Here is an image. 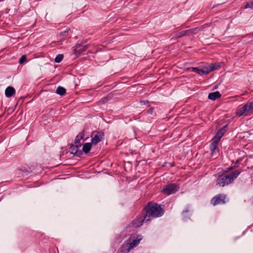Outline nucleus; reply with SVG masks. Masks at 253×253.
<instances>
[{
	"label": "nucleus",
	"mask_w": 253,
	"mask_h": 253,
	"mask_svg": "<svg viewBox=\"0 0 253 253\" xmlns=\"http://www.w3.org/2000/svg\"><path fill=\"white\" fill-rule=\"evenodd\" d=\"M27 59L26 56L25 55H22L19 59V63L20 64H23Z\"/></svg>",
	"instance_id": "24"
},
{
	"label": "nucleus",
	"mask_w": 253,
	"mask_h": 253,
	"mask_svg": "<svg viewBox=\"0 0 253 253\" xmlns=\"http://www.w3.org/2000/svg\"><path fill=\"white\" fill-rule=\"evenodd\" d=\"M81 146H78L77 145H72L70 147L71 153L78 157H81L82 155V152L81 150H78V148Z\"/></svg>",
	"instance_id": "11"
},
{
	"label": "nucleus",
	"mask_w": 253,
	"mask_h": 253,
	"mask_svg": "<svg viewBox=\"0 0 253 253\" xmlns=\"http://www.w3.org/2000/svg\"><path fill=\"white\" fill-rule=\"evenodd\" d=\"M182 215L184 218H186L189 217L190 216V210L187 208L186 210H184L182 212Z\"/></svg>",
	"instance_id": "21"
},
{
	"label": "nucleus",
	"mask_w": 253,
	"mask_h": 253,
	"mask_svg": "<svg viewBox=\"0 0 253 253\" xmlns=\"http://www.w3.org/2000/svg\"><path fill=\"white\" fill-rule=\"evenodd\" d=\"M68 29H66V30L62 31L60 33V36L61 38H60V40H64L65 38L68 36Z\"/></svg>",
	"instance_id": "20"
},
{
	"label": "nucleus",
	"mask_w": 253,
	"mask_h": 253,
	"mask_svg": "<svg viewBox=\"0 0 253 253\" xmlns=\"http://www.w3.org/2000/svg\"><path fill=\"white\" fill-rule=\"evenodd\" d=\"M248 107V104L245 105L240 110H238V117L242 116H247L250 111Z\"/></svg>",
	"instance_id": "15"
},
{
	"label": "nucleus",
	"mask_w": 253,
	"mask_h": 253,
	"mask_svg": "<svg viewBox=\"0 0 253 253\" xmlns=\"http://www.w3.org/2000/svg\"><path fill=\"white\" fill-rule=\"evenodd\" d=\"M15 93V90L12 86H8L5 90V95L7 97H11Z\"/></svg>",
	"instance_id": "16"
},
{
	"label": "nucleus",
	"mask_w": 253,
	"mask_h": 253,
	"mask_svg": "<svg viewBox=\"0 0 253 253\" xmlns=\"http://www.w3.org/2000/svg\"><path fill=\"white\" fill-rule=\"evenodd\" d=\"M107 98H102L100 101L102 102L103 103H105L107 101Z\"/></svg>",
	"instance_id": "29"
},
{
	"label": "nucleus",
	"mask_w": 253,
	"mask_h": 253,
	"mask_svg": "<svg viewBox=\"0 0 253 253\" xmlns=\"http://www.w3.org/2000/svg\"><path fill=\"white\" fill-rule=\"evenodd\" d=\"M233 167H231L228 168L227 170H225L220 174H219L216 184L219 186L223 187L225 185L230 184L237 177V170L234 169L233 171Z\"/></svg>",
	"instance_id": "1"
},
{
	"label": "nucleus",
	"mask_w": 253,
	"mask_h": 253,
	"mask_svg": "<svg viewBox=\"0 0 253 253\" xmlns=\"http://www.w3.org/2000/svg\"><path fill=\"white\" fill-rule=\"evenodd\" d=\"M66 89L61 86H58L56 90V93L61 96L64 95L66 93Z\"/></svg>",
	"instance_id": "19"
},
{
	"label": "nucleus",
	"mask_w": 253,
	"mask_h": 253,
	"mask_svg": "<svg viewBox=\"0 0 253 253\" xmlns=\"http://www.w3.org/2000/svg\"><path fill=\"white\" fill-rule=\"evenodd\" d=\"M215 6H215V5H214V6H213L212 7V8H214V7H215Z\"/></svg>",
	"instance_id": "34"
},
{
	"label": "nucleus",
	"mask_w": 253,
	"mask_h": 253,
	"mask_svg": "<svg viewBox=\"0 0 253 253\" xmlns=\"http://www.w3.org/2000/svg\"><path fill=\"white\" fill-rule=\"evenodd\" d=\"M221 94L219 91H216L209 94L208 98L211 100H215L220 97Z\"/></svg>",
	"instance_id": "17"
},
{
	"label": "nucleus",
	"mask_w": 253,
	"mask_h": 253,
	"mask_svg": "<svg viewBox=\"0 0 253 253\" xmlns=\"http://www.w3.org/2000/svg\"><path fill=\"white\" fill-rule=\"evenodd\" d=\"M84 130H83L82 131L80 132L79 133V134L76 136V137L75 138V144L76 145H77V146H78L81 147L82 144L81 142V140H82L84 138Z\"/></svg>",
	"instance_id": "13"
},
{
	"label": "nucleus",
	"mask_w": 253,
	"mask_h": 253,
	"mask_svg": "<svg viewBox=\"0 0 253 253\" xmlns=\"http://www.w3.org/2000/svg\"><path fill=\"white\" fill-rule=\"evenodd\" d=\"M192 71L194 72H196L198 74L200 75H203V69H200L198 68L197 67H193L192 68Z\"/></svg>",
	"instance_id": "23"
},
{
	"label": "nucleus",
	"mask_w": 253,
	"mask_h": 253,
	"mask_svg": "<svg viewBox=\"0 0 253 253\" xmlns=\"http://www.w3.org/2000/svg\"><path fill=\"white\" fill-rule=\"evenodd\" d=\"M213 23H206L204 25L194 28L193 29H188L187 30H184L181 31L179 33H178L176 35V38H180L184 36H191L193 35L196 34L200 31H202L204 30V28L210 27L212 25Z\"/></svg>",
	"instance_id": "3"
},
{
	"label": "nucleus",
	"mask_w": 253,
	"mask_h": 253,
	"mask_svg": "<svg viewBox=\"0 0 253 253\" xmlns=\"http://www.w3.org/2000/svg\"><path fill=\"white\" fill-rule=\"evenodd\" d=\"M63 54H58L55 58V62L57 63H60L63 60Z\"/></svg>",
	"instance_id": "22"
},
{
	"label": "nucleus",
	"mask_w": 253,
	"mask_h": 253,
	"mask_svg": "<svg viewBox=\"0 0 253 253\" xmlns=\"http://www.w3.org/2000/svg\"><path fill=\"white\" fill-rule=\"evenodd\" d=\"M225 131L226 129L225 128H222L221 129H219L216 133L215 136L213 137L212 139L219 142V141L224 135Z\"/></svg>",
	"instance_id": "14"
},
{
	"label": "nucleus",
	"mask_w": 253,
	"mask_h": 253,
	"mask_svg": "<svg viewBox=\"0 0 253 253\" xmlns=\"http://www.w3.org/2000/svg\"><path fill=\"white\" fill-rule=\"evenodd\" d=\"M248 107H249V109L250 111L251 110L253 109V102L250 103L248 104Z\"/></svg>",
	"instance_id": "28"
},
{
	"label": "nucleus",
	"mask_w": 253,
	"mask_h": 253,
	"mask_svg": "<svg viewBox=\"0 0 253 253\" xmlns=\"http://www.w3.org/2000/svg\"><path fill=\"white\" fill-rule=\"evenodd\" d=\"M87 48V45L83 44H77L74 49V53L75 55H78L82 54L83 52L85 51Z\"/></svg>",
	"instance_id": "8"
},
{
	"label": "nucleus",
	"mask_w": 253,
	"mask_h": 253,
	"mask_svg": "<svg viewBox=\"0 0 253 253\" xmlns=\"http://www.w3.org/2000/svg\"><path fill=\"white\" fill-rule=\"evenodd\" d=\"M179 189L178 185L174 183H168L162 190V192L165 194L169 195L175 193Z\"/></svg>",
	"instance_id": "4"
},
{
	"label": "nucleus",
	"mask_w": 253,
	"mask_h": 253,
	"mask_svg": "<svg viewBox=\"0 0 253 253\" xmlns=\"http://www.w3.org/2000/svg\"><path fill=\"white\" fill-rule=\"evenodd\" d=\"M211 68L210 67V68H207L206 69H204L203 70V75H207L208 74H209L210 72H211Z\"/></svg>",
	"instance_id": "27"
},
{
	"label": "nucleus",
	"mask_w": 253,
	"mask_h": 253,
	"mask_svg": "<svg viewBox=\"0 0 253 253\" xmlns=\"http://www.w3.org/2000/svg\"><path fill=\"white\" fill-rule=\"evenodd\" d=\"M210 67L211 71H212L218 68L220 66L218 65L214 64H211Z\"/></svg>",
	"instance_id": "26"
},
{
	"label": "nucleus",
	"mask_w": 253,
	"mask_h": 253,
	"mask_svg": "<svg viewBox=\"0 0 253 253\" xmlns=\"http://www.w3.org/2000/svg\"><path fill=\"white\" fill-rule=\"evenodd\" d=\"M92 144L91 142V143H86L84 145H83V151L85 154H87L90 151V150L91 148Z\"/></svg>",
	"instance_id": "18"
},
{
	"label": "nucleus",
	"mask_w": 253,
	"mask_h": 253,
	"mask_svg": "<svg viewBox=\"0 0 253 253\" xmlns=\"http://www.w3.org/2000/svg\"><path fill=\"white\" fill-rule=\"evenodd\" d=\"M28 171L27 170H25L24 171H22V174L23 175H27L28 174Z\"/></svg>",
	"instance_id": "30"
},
{
	"label": "nucleus",
	"mask_w": 253,
	"mask_h": 253,
	"mask_svg": "<svg viewBox=\"0 0 253 253\" xmlns=\"http://www.w3.org/2000/svg\"><path fill=\"white\" fill-rule=\"evenodd\" d=\"M141 103H144V104H146V103H148V101L145 102V101H141Z\"/></svg>",
	"instance_id": "31"
},
{
	"label": "nucleus",
	"mask_w": 253,
	"mask_h": 253,
	"mask_svg": "<svg viewBox=\"0 0 253 253\" xmlns=\"http://www.w3.org/2000/svg\"><path fill=\"white\" fill-rule=\"evenodd\" d=\"M142 239L141 236H138L136 239H131V237L127 240V241L130 244V247L132 249L139 243L140 241Z\"/></svg>",
	"instance_id": "9"
},
{
	"label": "nucleus",
	"mask_w": 253,
	"mask_h": 253,
	"mask_svg": "<svg viewBox=\"0 0 253 253\" xmlns=\"http://www.w3.org/2000/svg\"><path fill=\"white\" fill-rule=\"evenodd\" d=\"M148 221L144 220V215H140L134 219L131 223L132 226L135 228L140 227L144 222Z\"/></svg>",
	"instance_id": "7"
},
{
	"label": "nucleus",
	"mask_w": 253,
	"mask_h": 253,
	"mask_svg": "<svg viewBox=\"0 0 253 253\" xmlns=\"http://www.w3.org/2000/svg\"><path fill=\"white\" fill-rule=\"evenodd\" d=\"M145 214L144 220H150L151 218H157L162 216L164 213V210L160 205L153 202H149L144 209Z\"/></svg>",
	"instance_id": "2"
},
{
	"label": "nucleus",
	"mask_w": 253,
	"mask_h": 253,
	"mask_svg": "<svg viewBox=\"0 0 253 253\" xmlns=\"http://www.w3.org/2000/svg\"><path fill=\"white\" fill-rule=\"evenodd\" d=\"M226 196L223 194H219L213 197L211 200V204L213 206L226 203Z\"/></svg>",
	"instance_id": "5"
},
{
	"label": "nucleus",
	"mask_w": 253,
	"mask_h": 253,
	"mask_svg": "<svg viewBox=\"0 0 253 253\" xmlns=\"http://www.w3.org/2000/svg\"><path fill=\"white\" fill-rule=\"evenodd\" d=\"M93 134L94 135L91 139V143L93 145L97 144L104 138V134L102 131L95 132Z\"/></svg>",
	"instance_id": "6"
},
{
	"label": "nucleus",
	"mask_w": 253,
	"mask_h": 253,
	"mask_svg": "<svg viewBox=\"0 0 253 253\" xmlns=\"http://www.w3.org/2000/svg\"><path fill=\"white\" fill-rule=\"evenodd\" d=\"M152 112H153V109H151L149 110V112H150V113L152 114Z\"/></svg>",
	"instance_id": "32"
},
{
	"label": "nucleus",
	"mask_w": 253,
	"mask_h": 253,
	"mask_svg": "<svg viewBox=\"0 0 253 253\" xmlns=\"http://www.w3.org/2000/svg\"><path fill=\"white\" fill-rule=\"evenodd\" d=\"M4 0H0V2H1V1H4Z\"/></svg>",
	"instance_id": "33"
},
{
	"label": "nucleus",
	"mask_w": 253,
	"mask_h": 253,
	"mask_svg": "<svg viewBox=\"0 0 253 253\" xmlns=\"http://www.w3.org/2000/svg\"><path fill=\"white\" fill-rule=\"evenodd\" d=\"M244 8H253V0L251 2H247Z\"/></svg>",
	"instance_id": "25"
},
{
	"label": "nucleus",
	"mask_w": 253,
	"mask_h": 253,
	"mask_svg": "<svg viewBox=\"0 0 253 253\" xmlns=\"http://www.w3.org/2000/svg\"><path fill=\"white\" fill-rule=\"evenodd\" d=\"M218 142L215 141L214 140H211V143L210 144V149L212 155L213 156L215 154V156H217V148Z\"/></svg>",
	"instance_id": "10"
},
{
	"label": "nucleus",
	"mask_w": 253,
	"mask_h": 253,
	"mask_svg": "<svg viewBox=\"0 0 253 253\" xmlns=\"http://www.w3.org/2000/svg\"><path fill=\"white\" fill-rule=\"evenodd\" d=\"M130 244L128 243L127 240L125 241L124 244L121 247V252L122 253H127L131 250V248L130 247Z\"/></svg>",
	"instance_id": "12"
}]
</instances>
